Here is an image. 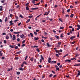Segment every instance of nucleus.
I'll return each instance as SVG.
<instances>
[{"label":"nucleus","instance_id":"nucleus-1","mask_svg":"<svg viewBox=\"0 0 80 80\" xmlns=\"http://www.w3.org/2000/svg\"><path fill=\"white\" fill-rule=\"evenodd\" d=\"M76 38V37L75 36H72L70 38V39L71 40H73V38Z\"/></svg>","mask_w":80,"mask_h":80},{"label":"nucleus","instance_id":"nucleus-2","mask_svg":"<svg viewBox=\"0 0 80 80\" xmlns=\"http://www.w3.org/2000/svg\"><path fill=\"white\" fill-rule=\"evenodd\" d=\"M18 69L22 71H23V70H24V68H22V67L19 68Z\"/></svg>","mask_w":80,"mask_h":80},{"label":"nucleus","instance_id":"nucleus-3","mask_svg":"<svg viewBox=\"0 0 80 80\" xmlns=\"http://www.w3.org/2000/svg\"><path fill=\"white\" fill-rule=\"evenodd\" d=\"M0 11H3V6H0Z\"/></svg>","mask_w":80,"mask_h":80},{"label":"nucleus","instance_id":"nucleus-4","mask_svg":"<svg viewBox=\"0 0 80 80\" xmlns=\"http://www.w3.org/2000/svg\"><path fill=\"white\" fill-rule=\"evenodd\" d=\"M57 63V61H53L51 62V64H52L53 63Z\"/></svg>","mask_w":80,"mask_h":80},{"label":"nucleus","instance_id":"nucleus-5","mask_svg":"<svg viewBox=\"0 0 80 80\" xmlns=\"http://www.w3.org/2000/svg\"><path fill=\"white\" fill-rule=\"evenodd\" d=\"M74 67H78V66H80V63H79V64H75L74 65Z\"/></svg>","mask_w":80,"mask_h":80},{"label":"nucleus","instance_id":"nucleus-6","mask_svg":"<svg viewBox=\"0 0 80 80\" xmlns=\"http://www.w3.org/2000/svg\"><path fill=\"white\" fill-rule=\"evenodd\" d=\"M12 22H13V21L12 20L10 21L9 23H10V25H13V24H14V23Z\"/></svg>","mask_w":80,"mask_h":80},{"label":"nucleus","instance_id":"nucleus-7","mask_svg":"<svg viewBox=\"0 0 80 80\" xmlns=\"http://www.w3.org/2000/svg\"><path fill=\"white\" fill-rule=\"evenodd\" d=\"M21 52H22V51L18 52H16L15 53V54L16 55H18V54H20V53H21Z\"/></svg>","mask_w":80,"mask_h":80},{"label":"nucleus","instance_id":"nucleus-8","mask_svg":"<svg viewBox=\"0 0 80 80\" xmlns=\"http://www.w3.org/2000/svg\"><path fill=\"white\" fill-rule=\"evenodd\" d=\"M65 61L66 62H71V60H68V59L65 60Z\"/></svg>","mask_w":80,"mask_h":80},{"label":"nucleus","instance_id":"nucleus-9","mask_svg":"<svg viewBox=\"0 0 80 80\" xmlns=\"http://www.w3.org/2000/svg\"><path fill=\"white\" fill-rule=\"evenodd\" d=\"M46 45H47V46L48 47H50V44H49V43L47 42L46 43Z\"/></svg>","mask_w":80,"mask_h":80},{"label":"nucleus","instance_id":"nucleus-10","mask_svg":"<svg viewBox=\"0 0 80 80\" xmlns=\"http://www.w3.org/2000/svg\"><path fill=\"white\" fill-rule=\"evenodd\" d=\"M60 37L61 38H63V37H64V36H63V34H62L61 35Z\"/></svg>","mask_w":80,"mask_h":80},{"label":"nucleus","instance_id":"nucleus-11","mask_svg":"<svg viewBox=\"0 0 80 80\" xmlns=\"http://www.w3.org/2000/svg\"><path fill=\"white\" fill-rule=\"evenodd\" d=\"M38 8H32L31 9V10H37V9H38Z\"/></svg>","mask_w":80,"mask_h":80},{"label":"nucleus","instance_id":"nucleus-12","mask_svg":"<svg viewBox=\"0 0 80 80\" xmlns=\"http://www.w3.org/2000/svg\"><path fill=\"white\" fill-rule=\"evenodd\" d=\"M38 39H39V38H38H38L35 37L34 38V40H38Z\"/></svg>","mask_w":80,"mask_h":80},{"label":"nucleus","instance_id":"nucleus-13","mask_svg":"<svg viewBox=\"0 0 80 80\" xmlns=\"http://www.w3.org/2000/svg\"><path fill=\"white\" fill-rule=\"evenodd\" d=\"M10 47H11V48H13L14 47H15V45H13L12 46L10 45Z\"/></svg>","mask_w":80,"mask_h":80},{"label":"nucleus","instance_id":"nucleus-14","mask_svg":"<svg viewBox=\"0 0 80 80\" xmlns=\"http://www.w3.org/2000/svg\"><path fill=\"white\" fill-rule=\"evenodd\" d=\"M23 37H24V35L23 34H22L20 35V37L21 38H23Z\"/></svg>","mask_w":80,"mask_h":80},{"label":"nucleus","instance_id":"nucleus-15","mask_svg":"<svg viewBox=\"0 0 80 80\" xmlns=\"http://www.w3.org/2000/svg\"><path fill=\"white\" fill-rule=\"evenodd\" d=\"M42 38H45V39H47V37H44L43 36H42Z\"/></svg>","mask_w":80,"mask_h":80},{"label":"nucleus","instance_id":"nucleus-16","mask_svg":"<svg viewBox=\"0 0 80 80\" xmlns=\"http://www.w3.org/2000/svg\"><path fill=\"white\" fill-rule=\"evenodd\" d=\"M28 18H33V16H28Z\"/></svg>","mask_w":80,"mask_h":80},{"label":"nucleus","instance_id":"nucleus-17","mask_svg":"<svg viewBox=\"0 0 80 80\" xmlns=\"http://www.w3.org/2000/svg\"><path fill=\"white\" fill-rule=\"evenodd\" d=\"M76 58H71V59L70 60H77V59H76Z\"/></svg>","mask_w":80,"mask_h":80},{"label":"nucleus","instance_id":"nucleus-18","mask_svg":"<svg viewBox=\"0 0 80 80\" xmlns=\"http://www.w3.org/2000/svg\"><path fill=\"white\" fill-rule=\"evenodd\" d=\"M30 35L31 36V37H33V34L32 33V32H31L30 33Z\"/></svg>","mask_w":80,"mask_h":80},{"label":"nucleus","instance_id":"nucleus-19","mask_svg":"<svg viewBox=\"0 0 80 80\" xmlns=\"http://www.w3.org/2000/svg\"><path fill=\"white\" fill-rule=\"evenodd\" d=\"M41 59L43 60H44V58H43V57L42 56V55H41Z\"/></svg>","mask_w":80,"mask_h":80},{"label":"nucleus","instance_id":"nucleus-20","mask_svg":"<svg viewBox=\"0 0 80 80\" xmlns=\"http://www.w3.org/2000/svg\"><path fill=\"white\" fill-rule=\"evenodd\" d=\"M78 75H80V71L78 70Z\"/></svg>","mask_w":80,"mask_h":80},{"label":"nucleus","instance_id":"nucleus-21","mask_svg":"<svg viewBox=\"0 0 80 80\" xmlns=\"http://www.w3.org/2000/svg\"><path fill=\"white\" fill-rule=\"evenodd\" d=\"M40 3V2H39L37 4H34V5H39V4Z\"/></svg>","mask_w":80,"mask_h":80},{"label":"nucleus","instance_id":"nucleus-22","mask_svg":"<svg viewBox=\"0 0 80 80\" xmlns=\"http://www.w3.org/2000/svg\"><path fill=\"white\" fill-rule=\"evenodd\" d=\"M7 20H8V18H7V17H6L5 19V22H7Z\"/></svg>","mask_w":80,"mask_h":80},{"label":"nucleus","instance_id":"nucleus-23","mask_svg":"<svg viewBox=\"0 0 80 80\" xmlns=\"http://www.w3.org/2000/svg\"><path fill=\"white\" fill-rule=\"evenodd\" d=\"M14 33L15 34H18V33H20V32H14Z\"/></svg>","mask_w":80,"mask_h":80},{"label":"nucleus","instance_id":"nucleus-24","mask_svg":"<svg viewBox=\"0 0 80 80\" xmlns=\"http://www.w3.org/2000/svg\"><path fill=\"white\" fill-rule=\"evenodd\" d=\"M33 58H32L30 60H31V62H32V61H33Z\"/></svg>","mask_w":80,"mask_h":80},{"label":"nucleus","instance_id":"nucleus-25","mask_svg":"<svg viewBox=\"0 0 80 80\" xmlns=\"http://www.w3.org/2000/svg\"><path fill=\"white\" fill-rule=\"evenodd\" d=\"M6 39H8V38H9V37H8V36L7 35L6 36Z\"/></svg>","mask_w":80,"mask_h":80},{"label":"nucleus","instance_id":"nucleus-26","mask_svg":"<svg viewBox=\"0 0 80 80\" xmlns=\"http://www.w3.org/2000/svg\"><path fill=\"white\" fill-rule=\"evenodd\" d=\"M78 56H79V54L78 53H76V54L75 57H78Z\"/></svg>","mask_w":80,"mask_h":80},{"label":"nucleus","instance_id":"nucleus-27","mask_svg":"<svg viewBox=\"0 0 80 80\" xmlns=\"http://www.w3.org/2000/svg\"><path fill=\"white\" fill-rule=\"evenodd\" d=\"M74 15V14H71L70 15V17L71 18L73 17Z\"/></svg>","mask_w":80,"mask_h":80},{"label":"nucleus","instance_id":"nucleus-28","mask_svg":"<svg viewBox=\"0 0 80 80\" xmlns=\"http://www.w3.org/2000/svg\"><path fill=\"white\" fill-rule=\"evenodd\" d=\"M50 12V11H48V12L47 13H46L47 15H48L49 14V13Z\"/></svg>","mask_w":80,"mask_h":80},{"label":"nucleus","instance_id":"nucleus-29","mask_svg":"<svg viewBox=\"0 0 80 80\" xmlns=\"http://www.w3.org/2000/svg\"><path fill=\"white\" fill-rule=\"evenodd\" d=\"M16 73L17 75H20V72H17Z\"/></svg>","mask_w":80,"mask_h":80},{"label":"nucleus","instance_id":"nucleus-30","mask_svg":"<svg viewBox=\"0 0 80 80\" xmlns=\"http://www.w3.org/2000/svg\"><path fill=\"white\" fill-rule=\"evenodd\" d=\"M68 53L66 55H65L64 56H63V58H65L66 57H67V56H68Z\"/></svg>","mask_w":80,"mask_h":80},{"label":"nucleus","instance_id":"nucleus-31","mask_svg":"<svg viewBox=\"0 0 80 80\" xmlns=\"http://www.w3.org/2000/svg\"><path fill=\"white\" fill-rule=\"evenodd\" d=\"M29 4V3L28 2L26 4V7H28V5Z\"/></svg>","mask_w":80,"mask_h":80},{"label":"nucleus","instance_id":"nucleus-32","mask_svg":"<svg viewBox=\"0 0 80 80\" xmlns=\"http://www.w3.org/2000/svg\"><path fill=\"white\" fill-rule=\"evenodd\" d=\"M56 38L58 40H59L60 39V37L58 36H57L56 37Z\"/></svg>","mask_w":80,"mask_h":80},{"label":"nucleus","instance_id":"nucleus-33","mask_svg":"<svg viewBox=\"0 0 80 80\" xmlns=\"http://www.w3.org/2000/svg\"><path fill=\"white\" fill-rule=\"evenodd\" d=\"M28 57V56H27L25 58V60H27V59Z\"/></svg>","mask_w":80,"mask_h":80},{"label":"nucleus","instance_id":"nucleus-34","mask_svg":"<svg viewBox=\"0 0 80 80\" xmlns=\"http://www.w3.org/2000/svg\"><path fill=\"white\" fill-rule=\"evenodd\" d=\"M60 70V68H56V71H57V70Z\"/></svg>","mask_w":80,"mask_h":80},{"label":"nucleus","instance_id":"nucleus-35","mask_svg":"<svg viewBox=\"0 0 80 80\" xmlns=\"http://www.w3.org/2000/svg\"><path fill=\"white\" fill-rule=\"evenodd\" d=\"M36 51H37V52H40V50L38 48L36 49Z\"/></svg>","mask_w":80,"mask_h":80},{"label":"nucleus","instance_id":"nucleus-36","mask_svg":"<svg viewBox=\"0 0 80 80\" xmlns=\"http://www.w3.org/2000/svg\"><path fill=\"white\" fill-rule=\"evenodd\" d=\"M33 47V48H38V46H34Z\"/></svg>","mask_w":80,"mask_h":80},{"label":"nucleus","instance_id":"nucleus-37","mask_svg":"<svg viewBox=\"0 0 80 80\" xmlns=\"http://www.w3.org/2000/svg\"><path fill=\"white\" fill-rule=\"evenodd\" d=\"M30 20V19H29L27 21H26V23H28L29 21Z\"/></svg>","mask_w":80,"mask_h":80},{"label":"nucleus","instance_id":"nucleus-38","mask_svg":"<svg viewBox=\"0 0 80 80\" xmlns=\"http://www.w3.org/2000/svg\"><path fill=\"white\" fill-rule=\"evenodd\" d=\"M22 64H27V62H26L24 61L22 63Z\"/></svg>","mask_w":80,"mask_h":80},{"label":"nucleus","instance_id":"nucleus-39","mask_svg":"<svg viewBox=\"0 0 80 80\" xmlns=\"http://www.w3.org/2000/svg\"><path fill=\"white\" fill-rule=\"evenodd\" d=\"M9 35H10V37L11 38H13V36H12V34H11V33H10Z\"/></svg>","mask_w":80,"mask_h":80},{"label":"nucleus","instance_id":"nucleus-40","mask_svg":"<svg viewBox=\"0 0 80 80\" xmlns=\"http://www.w3.org/2000/svg\"><path fill=\"white\" fill-rule=\"evenodd\" d=\"M26 10H29V8H28V7H27L26 8Z\"/></svg>","mask_w":80,"mask_h":80},{"label":"nucleus","instance_id":"nucleus-41","mask_svg":"<svg viewBox=\"0 0 80 80\" xmlns=\"http://www.w3.org/2000/svg\"><path fill=\"white\" fill-rule=\"evenodd\" d=\"M34 62H35V63H36V62H37V60H36V59H34Z\"/></svg>","mask_w":80,"mask_h":80},{"label":"nucleus","instance_id":"nucleus-42","mask_svg":"<svg viewBox=\"0 0 80 80\" xmlns=\"http://www.w3.org/2000/svg\"><path fill=\"white\" fill-rule=\"evenodd\" d=\"M17 40L18 42H20V39L19 38H18L17 39Z\"/></svg>","mask_w":80,"mask_h":80},{"label":"nucleus","instance_id":"nucleus-43","mask_svg":"<svg viewBox=\"0 0 80 80\" xmlns=\"http://www.w3.org/2000/svg\"><path fill=\"white\" fill-rule=\"evenodd\" d=\"M56 53H59V52H60V51H59L58 50H56Z\"/></svg>","mask_w":80,"mask_h":80},{"label":"nucleus","instance_id":"nucleus-44","mask_svg":"<svg viewBox=\"0 0 80 80\" xmlns=\"http://www.w3.org/2000/svg\"><path fill=\"white\" fill-rule=\"evenodd\" d=\"M15 18H16V19H18V16H15Z\"/></svg>","mask_w":80,"mask_h":80},{"label":"nucleus","instance_id":"nucleus-45","mask_svg":"<svg viewBox=\"0 0 80 80\" xmlns=\"http://www.w3.org/2000/svg\"><path fill=\"white\" fill-rule=\"evenodd\" d=\"M48 63H51V64H52V62H51V61H50V60H48Z\"/></svg>","mask_w":80,"mask_h":80},{"label":"nucleus","instance_id":"nucleus-46","mask_svg":"<svg viewBox=\"0 0 80 80\" xmlns=\"http://www.w3.org/2000/svg\"><path fill=\"white\" fill-rule=\"evenodd\" d=\"M32 3H33L34 4L35 3V0H33L32 1Z\"/></svg>","mask_w":80,"mask_h":80},{"label":"nucleus","instance_id":"nucleus-47","mask_svg":"<svg viewBox=\"0 0 80 80\" xmlns=\"http://www.w3.org/2000/svg\"><path fill=\"white\" fill-rule=\"evenodd\" d=\"M22 24V22H20L19 23H18V26H20L21 24Z\"/></svg>","mask_w":80,"mask_h":80},{"label":"nucleus","instance_id":"nucleus-48","mask_svg":"<svg viewBox=\"0 0 80 80\" xmlns=\"http://www.w3.org/2000/svg\"><path fill=\"white\" fill-rule=\"evenodd\" d=\"M21 67H24V65H23V64H22L21 65Z\"/></svg>","mask_w":80,"mask_h":80},{"label":"nucleus","instance_id":"nucleus-49","mask_svg":"<svg viewBox=\"0 0 80 80\" xmlns=\"http://www.w3.org/2000/svg\"><path fill=\"white\" fill-rule=\"evenodd\" d=\"M4 43H7V41H6V40H4Z\"/></svg>","mask_w":80,"mask_h":80},{"label":"nucleus","instance_id":"nucleus-50","mask_svg":"<svg viewBox=\"0 0 80 80\" xmlns=\"http://www.w3.org/2000/svg\"><path fill=\"white\" fill-rule=\"evenodd\" d=\"M25 40H24L23 41H22V43H25Z\"/></svg>","mask_w":80,"mask_h":80},{"label":"nucleus","instance_id":"nucleus-51","mask_svg":"<svg viewBox=\"0 0 80 80\" xmlns=\"http://www.w3.org/2000/svg\"><path fill=\"white\" fill-rule=\"evenodd\" d=\"M70 9H68L67 12H70Z\"/></svg>","mask_w":80,"mask_h":80},{"label":"nucleus","instance_id":"nucleus-52","mask_svg":"<svg viewBox=\"0 0 80 80\" xmlns=\"http://www.w3.org/2000/svg\"><path fill=\"white\" fill-rule=\"evenodd\" d=\"M33 32L35 35H37V32Z\"/></svg>","mask_w":80,"mask_h":80},{"label":"nucleus","instance_id":"nucleus-53","mask_svg":"<svg viewBox=\"0 0 80 80\" xmlns=\"http://www.w3.org/2000/svg\"><path fill=\"white\" fill-rule=\"evenodd\" d=\"M12 39L13 40H16V38H12Z\"/></svg>","mask_w":80,"mask_h":80},{"label":"nucleus","instance_id":"nucleus-54","mask_svg":"<svg viewBox=\"0 0 80 80\" xmlns=\"http://www.w3.org/2000/svg\"><path fill=\"white\" fill-rule=\"evenodd\" d=\"M18 46H16L15 47V49H18Z\"/></svg>","mask_w":80,"mask_h":80},{"label":"nucleus","instance_id":"nucleus-55","mask_svg":"<svg viewBox=\"0 0 80 80\" xmlns=\"http://www.w3.org/2000/svg\"><path fill=\"white\" fill-rule=\"evenodd\" d=\"M72 27H72V26H69L68 28H72Z\"/></svg>","mask_w":80,"mask_h":80},{"label":"nucleus","instance_id":"nucleus-56","mask_svg":"<svg viewBox=\"0 0 80 80\" xmlns=\"http://www.w3.org/2000/svg\"><path fill=\"white\" fill-rule=\"evenodd\" d=\"M64 28L63 27H61L60 28V29H63Z\"/></svg>","mask_w":80,"mask_h":80},{"label":"nucleus","instance_id":"nucleus-57","mask_svg":"<svg viewBox=\"0 0 80 80\" xmlns=\"http://www.w3.org/2000/svg\"><path fill=\"white\" fill-rule=\"evenodd\" d=\"M0 56H2V53L1 51H0Z\"/></svg>","mask_w":80,"mask_h":80},{"label":"nucleus","instance_id":"nucleus-58","mask_svg":"<svg viewBox=\"0 0 80 80\" xmlns=\"http://www.w3.org/2000/svg\"><path fill=\"white\" fill-rule=\"evenodd\" d=\"M55 67H56V68H58V67L57 66V65H55Z\"/></svg>","mask_w":80,"mask_h":80},{"label":"nucleus","instance_id":"nucleus-59","mask_svg":"<svg viewBox=\"0 0 80 80\" xmlns=\"http://www.w3.org/2000/svg\"><path fill=\"white\" fill-rule=\"evenodd\" d=\"M4 0H3L2 1H1V2L2 3H4Z\"/></svg>","mask_w":80,"mask_h":80},{"label":"nucleus","instance_id":"nucleus-60","mask_svg":"<svg viewBox=\"0 0 80 80\" xmlns=\"http://www.w3.org/2000/svg\"><path fill=\"white\" fill-rule=\"evenodd\" d=\"M58 44L59 45H61V44H62V43L61 42H58Z\"/></svg>","mask_w":80,"mask_h":80},{"label":"nucleus","instance_id":"nucleus-61","mask_svg":"<svg viewBox=\"0 0 80 80\" xmlns=\"http://www.w3.org/2000/svg\"><path fill=\"white\" fill-rule=\"evenodd\" d=\"M18 47H20V43H18Z\"/></svg>","mask_w":80,"mask_h":80},{"label":"nucleus","instance_id":"nucleus-62","mask_svg":"<svg viewBox=\"0 0 80 80\" xmlns=\"http://www.w3.org/2000/svg\"><path fill=\"white\" fill-rule=\"evenodd\" d=\"M2 35H6V33L5 32H4L2 34Z\"/></svg>","mask_w":80,"mask_h":80},{"label":"nucleus","instance_id":"nucleus-63","mask_svg":"<svg viewBox=\"0 0 80 80\" xmlns=\"http://www.w3.org/2000/svg\"><path fill=\"white\" fill-rule=\"evenodd\" d=\"M56 57H59V55H58V54H56Z\"/></svg>","mask_w":80,"mask_h":80},{"label":"nucleus","instance_id":"nucleus-64","mask_svg":"<svg viewBox=\"0 0 80 80\" xmlns=\"http://www.w3.org/2000/svg\"><path fill=\"white\" fill-rule=\"evenodd\" d=\"M77 27H78L80 28V25L79 24H78L77 25Z\"/></svg>","mask_w":80,"mask_h":80}]
</instances>
